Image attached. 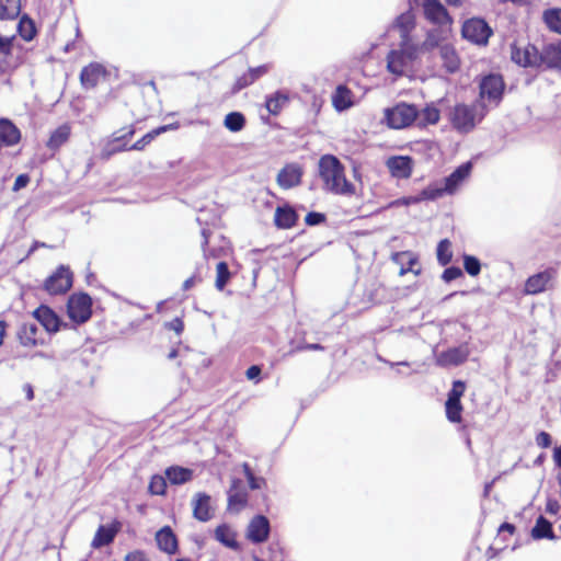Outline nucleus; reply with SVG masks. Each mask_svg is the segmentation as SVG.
Wrapping results in <instances>:
<instances>
[{"label": "nucleus", "instance_id": "obj_1", "mask_svg": "<svg viewBox=\"0 0 561 561\" xmlns=\"http://www.w3.org/2000/svg\"><path fill=\"white\" fill-rule=\"evenodd\" d=\"M318 167L323 190L336 195H353L355 193L354 184L346 180L345 168L335 156H322Z\"/></svg>", "mask_w": 561, "mask_h": 561}, {"label": "nucleus", "instance_id": "obj_2", "mask_svg": "<svg viewBox=\"0 0 561 561\" xmlns=\"http://www.w3.org/2000/svg\"><path fill=\"white\" fill-rule=\"evenodd\" d=\"M488 113L483 102L472 104H457L450 112V123L454 129L468 134L484 118Z\"/></svg>", "mask_w": 561, "mask_h": 561}, {"label": "nucleus", "instance_id": "obj_3", "mask_svg": "<svg viewBox=\"0 0 561 561\" xmlns=\"http://www.w3.org/2000/svg\"><path fill=\"white\" fill-rule=\"evenodd\" d=\"M419 56V46L411 39H402L398 49H392L387 56V69L396 76H402Z\"/></svg>", "mask_w": 561, "mask_h": 561}, {"label": "nucleus", "instance_id": "obj_4", "mask_svg": "<svg viewBox=\"0 0 561 561\" xmlns=\"http://www.w3.org/2000/svg\"><path fill=\"white\" fill-rule=\"evenodd\" d=\"M419 117V108L414 104L398 103L385 110L387 125L393 129H401L412 125Z\"/></svg>", "mask_w": 561, "mask_h": 561}, {"label": "nucleus", "instance_id": "obj_5", "mask_svg": "<svg viewBox=\"0 0 561 561\" xmlns=\"http://www.w3.org/2000/svg\"><path fill=\"white\" fill-rule=\"evenodd\" d=\"M504 81L499 75H488L483 77L479 84V96L480 100L477 102H483L486 105V108L496 107L502 101L504 93Z\"/></svg>", "mask_w": 561, "mask_h": 561}, {"label": "nucleus", "instance_id": "obj_6", "mask_svg": "<svg viewBox=\"0 0 561 561\" xmlns=\"http://www.w3.org/2000/svg\"><path fill=\"white\" fill-rule=\"evenodd\" d=\"M67 313L73 325L85 323L92 316V299L85 293L72 294L67 302Z\"/></svg>", "mask_w": 561, "mask_h": 561}, {"label": "nucleus", "instance_id": "obj_7", "mask_svg": "<svg viewBox=\"0 0 561 561\" xmlns=\"http://www.w3.org/2000/svg\"><path fill=\"white\" fill-rule=\"evenodd\" d=\"M34 318L43 325V328L49 332V333H55V332H58L60 330H66V329H69L72 331V333L75 335H77V327H75L73 324H70V323H67V322H64L57 314L56 312L47 307V306H39L35 311H34Z\"/></svg>", "mask_w": 561, "mask_h": 561}, {"label": "nucleus", "instance_id": "obj_8", "mask_svg": "<svg viewBox=\"0 0 561 561\" xmlns=\"http://www.w3.org/2000/svg\"><path fill=\"white\" fill-rule=\"evenodd\" d=\"M462 37L477 45H485L492 35V30L488 23L479 18L467 20L461 28Z\"/></svg>", "mask_w": 561, "mask_h": 561}, {"label": "nucleus", "instance_id": "obj_9", "mask_svg": "<svg viewBox=\"0 0 561 561\" xmlns=\"http://www.w3.org/2000/svg\"><path fill=\"white\" fill-rule=\"evenodd\" d=\"M538 51L535 45L516 41L511 45V59L524 68H538Z\"/></svg>", "mask_w": 561, "mask_h": 561}, {"label": "nucleus", "instance_id": "obj_10", "mask_svg": "<svg viewBox=\"0 0 561 561\" xmlns=\"http://www.w3.org/2000/svg\"><path fill=\"white\" fill-rule=\"evenodd\" d=\"M422 10L430 23L440 27H451L453 19L439 0H422Z\"/></svg>", "mask_w": 561, "mask_h": 561}, {"label": "nucleus", "instance_id": "obj_11", "mask_svg": "<svg viewBox=\"0 0 561 561\" xmlns=\"http://www.w3.org/2000/svg\"><path fill=\"white\" fill-rule=\"evenodd\" d=\"M72 286V273L68 266L60 265L44 284V288L50 295L64 294Z\"/></svg>", "mask_w": 561, "mask_h": 561}, {"label": "nucleus", "instance_id": "obj_12", "mask_svg": "<svg viewBox=\"0 0 561 561\" xmlns=\"http://www.w3.org/2000/svg\"><path fill=\"white\" fill-rule=\"evenodd\" d=\"M135 127H124L113 134V138L107 141L101 151L102 159H110L115 153L129 150L126 144H121L123 140L130 139L135 135Z\"/></svg>", "mask_w": 561, "mask_h": 561}, {"label": "nucleus", "instance_id": "obj_13", "mask_svg": "<svg viewBox=\"0 0 561 561\" xmlns=\"http://www.w3.org/2000/svg\"><path fill=\"white\" fill-rule=\"evenodd\" d=\"M271 531L270 520L264 515H255L247 527V538L252 543H262L267 540Z\"/></svg>", "mask_w": 561, "mask_h": 561}, {"label": "nucleus", "instance_id": "obj_14", "mask_svg": "<svg viewBox=\"0 0 561 561\" xmlns=\"http://www.w3.org/2000/svg\"><path fill=\"white\" fill-rule=\"evenodd\" d=\"M557 270L547 268L527 278L525 283V293L528 295H537L545 291L550 283L556 278Z\"/></svg>", "mask_w": 561, "mask_h": 561}, {"label": "nucleus", "instance_id": "obj_15", "mask_svg": "<svg viewBox=\"0 0 561 561\" xmlns=\"http://www.w3.org/2000/svg\"><path fill=\"white\" fill-rule=\"evenodd\" d=\"M248 501V492L241 480H232V484L228 491V510L231 513H239L245 507Z\"/></svg>", "mask_w": 561, "mask_h": 561}, {"label": "nucleus", "instance_id": "obj_16", "mask_svg": "<svg viewBox=\"0 0 561 561\" xmlns=\"http://www.w3.org/2000/svg\"><path fill=\"white\" fill-rule=\"evenodd\" d=\"M538 68H561V48L556 44L545 45L543 48L538 51Z\"/></svg>", "mask_w": 561, "mask_h": 561}, {"label": "nucleus", "instance_id": "obj_17", "mask_svg": "<svg viewBox=\"0 0 561 561\" xmlns=\"http://www.w3.org/2000/svg\"><path fill=\"white\" fill-rule=\"evenodd\" d=\"M302 170L298 164H286L277 174V184L284 188L289 190L300 184Z\"/></svg>", "mask_w": 561, "mask_h": 561}, {"label": "nucleus", "instance_id": "obj_18", "mask_svg": "<svg viewBox=\"0 0 561 561\" xmlns=\"http://www.w3.org/2000/svg\"><path fill=\"white\" fill-rule=\"evenodd\" d=\"M469 356V350L467 345H460L457 347H451L447 351L442 352L437 356V364L439 366H458L467 360Z\"/></svg>", "mask_w": 561, "mask_h": 561}, {"label": "nucleus", "instance_id": "obj_19", "mask_svg": "<svg viewBox=\"0 0 561 561\" xmlns=\"http://www.w3.org/2000/svg\"><path fill=\"white\" fill-rule=\"evenodd\" d=\"M472 170V162L468 161L459 165L451 174L444 179L446 194H454L459 185L469 176Z\"/></svg>", "mask_w": 561, "mask_h": 561}, {"label": "nucleus", "instance_id": "obj_20", "mask_svg": "<svg viewBox=\"0 0 561 561\" xmlns=\"http://www.w3.org/2000/svg\"><path fill=\"white\" fill-rule=\"evenodd\" d=\"M391 175L397 179H409L412 174L413 160L408 156L391 157L387 161Z\"/></svg>", "mask_w": 561, "mask_h": 561}, {"label": "nucleus", "instance_id": "obj_21", "mask_svg": "<svg viewBox=\"0 0 561 561\" xmlns=\"http://www.w3.org/2000/svg\"><path fill=\"white\" fill-rule=\"evenodd\" d=\"M450 32L451 27L437 26L435 28L430 30L426 33L424 42L421 44V46H419V53L431 51L436 47L440 49V46L444 45L443 42L448 37Z\"/></svg>", "mask_w": 561, "mask_h": 561}, {"label": "nucleus", "instance_id": "obj_22", "mask_svg": "<svg viewBox=\"0 0 561 561\" xmlns=\"http://www.w3.org/2000/svg\"><path fill=\"white\" fill-rule=\"evenodd\" d=\"M21 140V130L9 118H0V142L7 147L15 146Z\"/></svg>", "mask_w": 561, "mask_h": 561}, {"label": "nucleus", "instance_id": "obj_23", "mask_svg": "<svg viewBox=\"0 0 561 561\" xmlns=\"http://www.w3.org/2000/svg\"><path fill=\"white\" fill-rule=\"evenodd\" d=\"M332 105L337 112L354 106V93L345 84H339L332 94Z\"/></svg>", "mask_w": 561, "mask_h": 561}, {"label": "nucleus", "instance_id": "obj_24", "mask_svg": "<svg viewBox=\"0 0 561 561\" xmlns=\"http://www.w3.org/2000/svg\"><path fill=\"white\" fill-rule=\"evenodd\" d=\"M38 334L39 328L35 322L22 323L16 333L21 345L25 347H33L38 345L41 342Z\"/></svg>", "mask_w": 561, "mask_h": 561}, {"label": "nucleus", "instance_id": "obj_25", "mask_svg": "<svg viewBox=\"0 0 561 561\" xmlns=\"http://www.w3.org/2000/svg\"><path fill=\"white\" fill-rule=\"evenodd\" d=\"M156 541L159 549L168 554L178 551V539L171 527L164 526L156 534Z\"/></svg>", "mask_w": 561, "mask_h": 561}, {"label": "nucleus", "instance_id": "obj_26", "mask_svg": "<svg viewBox=\"0 0 561 561\" xmlns=\"http://www.w3.org/2000/svg\"><path fill=\"white\" fill-rule=\"evenodd\" d=\"M298 220L296 210L288 206H278L275 210L274 224L279 229H290Z\"/></svg>", "mask_w": 561, "mask_h": 561}, {"label": "nucleus", "instance_id": "obj_27", "mask_svg": "<svg viewBox=\"0 0 561 561\" xmlns=\"http://www.w3.org/2000/svg\"><path fill=\"white\" fill-rule=\"evenodd\" d=\"M439 56L443 61V67L448 73H455L460 68V58L450 44H444L440 46Z\"/></svg>", "mask_w": 561, "mask_h": 561}, {"label": "nucleus", "instance_id": "obj_28", "mask_svg": "<svg viewBox=\"0 0 561 561\" xmlns=\"http://www.w3.org/2000/svg\"><path fill=\"white\" fill-rule=\"evenodd\" d=\"M104 73L105 69L102 65L92 62L81 70V83L84 88H93L98 84L100 78L104 76Z\"/></svg>", "mask_w": 561, "mask_h": 561}, {"label": "nucleus", "instance_id": "obj_29", "mask_svg": "<svg viewBox=\"0 0 561 561\" xmlns=\"http://www.w3.org/2000/svg\"><path fill=\"white\" fill-rule=\"evenodd\" d=\"M270 70L268 65H261L254 68H250L248 72L243 73L241 77L238 78L234 84V90L239 91L242 90L252 83H254L256 80H259L261 77L266 75Z\"/></svg>", "mask_w": 561, "mask_h": 561}, {"label": "nucleus", "instance_id": "obj_30", "mask_svg": "<svg viewBox=\"0 0 561 561\" xmlns=\"http://www.w3.org/2000/svg\"><path fill=\"white\" fill-rule=\"evenodd\" d=\"M193 515L199 522L209 519L210 496L206 493H197L192 501Z\"/></svg>", "mask_w": 561, "mask_h": 561}, {"label": "nucleus", "instance_id": "obj_31", "mask_svg": "<svg viewBox=\"0 0 561 561\" xmlns=\"http://www.w3.org/2000/svg\"><path fill=\"white\" fill-rule=\"evenodd\" d=\"M164 473L168 482L173 485L184 484L193 479V470L181 466H171Z\"/></svg>", "mask_w": 561, "mask_h": 561}, {"label": "nucleus", "instance_id": "obj_32", "mask_svg": "<svg viewBox=\"0 0 561 561\" xmlns=\"http://www.w3.org/2000/svg\"><path fill=\"white\" fill-rule=\"evenodd\" d=\"M215 538L225 547L238 550L239 543L237 541L236 531L228 525H219L215 529Z\"/></svg>", "mask_w": 561, "mask_h": 561}, {"label": "nucleus", "instance_id": "obj_33", "mask_svg": "<svg viewBox=\"0 0 561 561\" xmlns=\"http://www.w3.org/2000/svg\"><path fill=\"white\" fill-rule=\"evenodd\" d=\"M289 102V96L284 91H276L275 93L267 95L265 100V106L270 114L278 115L283 107Z\"/></svg>", "mask_w": 561, "mask_h": 561}, {"label": "nucleus", "instance_id": "obj_34", "mask_svg": "<svg viewBox=\"0 0 561 561\" xmlns=\"http://www.w3.org/2000/svg\"><path fill=\"white\" fill-rule=\"evenodd\" d=\"M175 128H178V126L173 125V124L163 125L158 128H154V129L150 130L149 133H147L146 135H144L140 139H138L135 144H133L128 149L137 150V151L144 150L146 148V146H148L157 136H159L160 134H162L167 130H171V129H175Z\"/></svg>", "mask_w": 561, "mask_h": 561}, {"label": "nucleus", "instance_id": "obj_35", "mask_svg": "<svg viewBox=\"0 0 561 561\" xmlns=\"http://www.w3.org/2000/svg\"><path fill=\"white\" fill-rule=\"evenodd\" d=\"M531 536L534 539H554L552 524L545 518L539 516L536 520L535 526L531 529Z\"/></svg>", "mask_w": 561, "mask_h": 561}, {"label": "nucleus", "instance_id": "obj_36", "mask_svg": "<svg viewBox=\"0 0 561 561\" xmlns=\"http://www.w3.org/2000/svg\"><path fill=\"white\" fill-rule=\"evenodd\" d=\"M69 137L70 127L68 125H61L51 133L46 146L51 150H57L68 141Z\"/></svg>", "mask_w": 561, "mask_h": 561}, {"label": "nucleus", "instance_id": "obj_37", "mask_svg": "<svg viewBox=\"0 0 561 561\" xmlns=\"http://www.w3.org/2000/svg\"><path fill=\"white\" fill-rule=\"evenodd\" d=\"M116 533L117 530L114 527H105L101 525L92 540V547L101 548L103 546L110 545L114 540Z\"/></svg>", "mask_w": 561, "mask_h": 561}, {"label": "nucleus", "instance_id": "obj_38", "mask_svg": "<svg viewBox=\"0 0 561 561\" xmlns=\"http://www.w3.org/2000/svg\"><path fill=\"white\" fill-rule=\"evenodd\" d=\"M21 12V0H0V20H13Z\"/></svg>", "mask_w": 561, "mask_h": 561}, {"label": "nucleus", "instance_id": "obj_39", "mask_svg": "<svg viewBox=\"0 0 561 561\" xmlns=\"http://www.w3.org/2000/svg\"><path fill=\"white\" fill-rule=\"evenodd\" d=\"M542 20L547 27L558 34H561V9H547L542 13Z\"/></svg>", "mask_w": 561, "mask_h": 561}, {"label": "nucleus", "instance_id": "obj_40", "mask_svg": "<svg viewBox=\"0 0 561 561\" xmlns=\"http://www.w3.org/2000/svg\"><path fill=\"white\" fill-rule=\"evenodd\" d=\"M16 30L19 35L26 42L32 41L36 35L35 23L27 15L20 19Z\"/></svg>", "mask_w": 561, "mask_h": 561}, {"label": "nucleus", "instance_id": "obj_41", "mask_svg": "<svg viewBox=\"0 0 561 561\" xmlns=\"http://www.w3.org/2000/svg\"><path fill=\"white\" fill-rule=\"evenodd\" d=\"M224 125L228 130L238 133L244 128L245 117L240 112H230L226 115Z\"/></svg>", "mask_w": 561, "mask_h": 561}, {"label": "nucleus", "instance_id": "obj_42", "mask_svg": "<svg viewBox=\"0 0 561 561\" xmlns=\"http://www.w3.org/2000/svg\"><path fill=\"white\" fill-rule=\"evenodd\" d=\"M396 27L400 30L402 39H410L409 33L414 27V18L411 13H403L396 20Z\"/></svg>", "mask_w": 561, "mask_h": 561}, {"label": "nucleus", "instance_id": "obj_43", "mask_svg": "<svg viewBox=\"0 0 561 561\" xmlns=\"http://www.w3.org/2000/svg\"><path fill=\"white\" fill-rule=\"evenodd\" d=\"M451 243L448 239H443L438 242L436 249L437 261L442 266H446L451 262L453 252L450 250Z\"/></svg>", "mask_w": 561, "mask_h": 561}, {"label": "nucleus", "instance_id": "obj_44", "mask_svg": "<svg viewBox=\"0 0 561 561\" xmlns=\"http://www.w3.org/2000/svg\"><path fill=\"white\" fill-rule=\"evenodd\" d=\"M439 110L434 105H427L422 111H419L420 124H436L439 121Z\"/></svg>", "mask_w": 561, "mask_h": 561}, {"label": "nucleus", "instance_id": "obj_45", "mask_svg": "<svg viewBox=\"0 0 561 561\" xmlns=\"http://www.w3.org/2000/svg\"><path fill=\"white\" fill-rule=\"evenodd\" d=\"M231 277V273L226 262H219L216 265V282L217 289L222 290Z\"/></svg>", "mask_w": 561, "mask_h": 561}, {"label": "nucleus", "instance_id": "obj_46", "mask_svg": "<svg viewBox=\"0 0 561 561\" xmlns=\"http://www.w3.org/2000/svg\"><path fill=\"white\" fill-rule=\"evenodd\" d=\"M446 417L451 423H459L461 421L462 405L461 401L446 400L445 403Z\"/></svg>", "mask_w": 561, "mask_h": 561}, {"label": "nucleus", "instance_id": "obj_47", "mask_svg": "<svg viewBox=\"0 0 561 561\" xmlns=\"http://www.w3.org/2000/svg\"><path fill=\"white\" fill-rule=\"evenodd\" d=\"M167 482V477L156 474L151 478L148 490L153 495H163L165 493Z\"/></svg>", "mask_w": 561, "mask_h": 561}, {"label": "nucleus", "instance_id": "obj_48", "mask_svg": "<svg viewBox=\"0 0 561 561\" xmlns=\"http://www.w3.org/2000/svg\"><path fill=\"white\" fill-rule=\"evenodd\" d=\"M463 268L470 276H478L481 272V263L478 257L465 254Z\"/></svg>", "mask_w": 561, "mask_h": 561}, {"label": "nucleus", "instance_id": "obj_49", "mask_svg": "<svg viewBox=\"0 0 561 561\" xmlns=\"http://www.w3.org/2000/svg\"><path fill=\"white\" fill-rule=\"evenodd\" d=\"M242 468H243V472H244V476H245V478L248 480L250 489L259 490L263 485H265V483H266L265 479H263L261 477H255L254 473L252 472L250 466L247 462H244L242 465Z\"/></svg>", "mask_w": 561, "mask_h": 561}, {"label": "nucleus", "instance_id": "obj_50", "mask_svg": "<svg viewBox=\"0 0 561 561\" xmlns=\"http://www.w3.org/2000/svg\"><path fill=\"white\" fill-rule=\"evenodd\" d=\"M446 194L444 186H427L420 193L422 201H434Z\"/></svg>", "mask_w": 561, "mask_h": 561}, {"label": "nucleus", "instance_id": "obj_51", "mask_svg": "<svg viewBox=\"0 0 561 561\" xmlns=\"http://www.w3.org/2000/svg\"><path fill=\"white\" fill-rule=\"evenodd\" d=\"M466 389V383L462 380H455L453 382V388L448 392L447 400L450 401H460L461 397L463 396Z\"/></svg>", "mask_w": 561, "mask_h": 561}, {"label": "nucleus", "instance_id": "obj_52", "mask_svg": "<svg viewBox=\"0 0 561 561\" xmlns=\"http://www.w3.org/2000/svg\"><path fill=\"white\" fill-rule=\"evenodd\" d=\"M377 359L379 362H382L387 365H389L391 368H397V374L398 375H402V376H410L411 374H416L417 370L416 369H413L412 371L410 373H404L402 371V369H399V367L401 366H405V367H409L410 366V363L409 362H390V360H387L386 358H383L382 356L380 355H377Z\"/></svg>", "mask_w": 561, "mask_h": 561}, {"label": "nucleus", "instance_id": "obj_53", "mask_svg": "<svg viewBox=\"0 0 561 561\" xmlns=\"http://www.w3.org/2000/svg\"><path fill=\"white\" fill-rule=\"evenodd\" d=\"M196 221L198 222V225L201 226V233H202V237L204 239L203 241V251H204V255L207 256V250H206V245L208 243V237H209V230H208V220L207 218H203L201 215L196 217Z\"/></svg>", "mask_w": 561, "mask_h": 561}, {"label": "nucleus", "instance_id": "obj_54", "mask_svg": "<svg viewBox=\"0 0 561 561\" xmlns=\"http://www.w3.org/2000/svg\"><path fill=\"white\" fill-rule=\"evenodd\" d=\"M462 270L458 266H449L445 268V271L442 274V279L446 283H449L460 276H462Z\"/></svg>", "mask_w": 561, "mask_h": 561}, {"label": "nucleus", "instance_id": "obj_55", "mask_svg": "<svg viewBox=\"0 0 561 561\" xmlns=\"http://www.w3.org/2000/svg\"><path fill=\"white\" fill-rule=\"evenodd\" d=\"M325 221V215L322 213L310 211L305 217V222L308 226H318Z\"/></svg>", "mask_w": 561, "mask_h": 561}, {"label": "nucleus", "instance_id": "obj_56", "mask_svg": "<svg viewBox=\"0 0 561 561\" xmlns=\"http://www.w3.org/2000/svg\"><path fill=\"white\" fill-rule=\"evenodd\" d=\"M401 256H408V259H409V266L401 267L400 274L403 275V274H407L408 272H412L413 271L412 266L417 261L416 257L412 256V254L409 253V252H402V253H396L393 255V260L397 261Z\"/></svg>", "mask_w": 561, "mask_h": 561}, {"label": "nucleus", "instance_id": "obj_57", "mask_svg": "<svg viewBox=\"0 0 561 561\" xmlns=\"http://www.w3.org/2000/svg\"><path fill=\"white\" fill-rule=\"evenodd\" d=\"M552 439L549 433L539 432L536 436V444L541 448H548L551 446Z\"/></svg>", "mask_w": 561, "mask_h": 561}, {"label": "nucleus", "instance_id": "obj_58", "mask_svg": "<svg viewBox=\"0 0 561 561\" xmlns=\"http://www.w3.org/2000/svg\"><path fill=\"white\" fill-rule=\"evenodd\" d=\"M124 561H149V559L144 551L134 550L125 556Z\"/></svg>", "mask_w": 561, "mask_h": 561}, {"label": "nucleus", "instance_id": "obj_59", "mask_svg": "<svg viewBox=\"0 0 561 561\" xmlns=\"http://www.w3.org/2000/svg\"><path fill=\"white\" fill-rule=\"evenodd\" d=\"M13 38H14L13 36L4 37V36L0 35V53L1 54L9 55L11 53Z\"/></svg>", "mask_w": 561, "mask_h": 561}, {"label": "nucleus", "instance_id": "obj_60", "mask_svg": "<svg viewBox=\"0 0 561 561\" xmlns=\"http://www.w3.org/2000/svg\"><path fill=\"white\" fill-rule=\"evenodd\" d=\"M28 183H30V176L27 174H20L15 179L12 190L14 192H18L21 188L25 187Z\"/></svg>", "mask_w": 561, "mask_h": 561}, {"label": "nucleus", "instance_id": "obj_61", "mask_svg": "<svg viewBox=\"0 0 561 561\" xmlns=\"http://www.w3.org/2000/svg\"><path fill=\"white\" fill-rule=\"evenodd\" d=\"M261 371H262V369L259 365H252L247 369L245 375H247L248 379L254 380V379L259 378V376L261 375Z\"/></svg>", "mask_w": 561, "mask_h": 561}, {"label": "nucleus", "instance_id": "obj_62", "mask_svg": "<svg viewBox=\"0 0 561 561\" xmlns=\"http://www.w3.org/2000/svg\"><path fill=\"white\" fill-rule=\"evenodd\" d=\"M420 202H421V198H420V194H419L416 196L402 197V198L398 199L396 202V204L409 206V205H412V204H417Z\"/></svg>", "mask_w": 561, "mask_h": 561}, {"label": "nucleus", "instance_id": "obj_63", "mask_svg": "<svg viewBox=\"0 0 561 561\" xmlns=\"http://www.w3.org/2000/svg\"><path fill=\"white\" fill-rule=\"evenodd\" d=\"M169 328L175 331L178 334L182 333L184 329L183 321L180 318L173 319L169 324Z\"/></svg>", "mask_w": 561, "mask_h": 561}, {"label": "nucleus", "instance_id": "obj_64", "mask_svg": "<svg viewBox=\"0 0 561 561\" xmlns=\"http://www.w3.org/2000/svg\"><path fill=\"white\" fill-rule=\"evenodd\" d=\"M546 511L549 514H553V515L558 514V512H559V503H558V501L557 500H551V499L548 500L547 505H546Z\"/></svg>", "mask_w": 561, "mask_h": 561}]
</instances>
